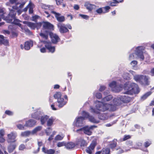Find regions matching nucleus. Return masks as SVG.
<instances>
[{"label": "nucleus", "instance_id": "nucleus-16", "mask_svg": "<svg viewBox=\"0 0 154 154\" xmlns=\"http://www.w3.org/2000/svg\"><path fill=\"white\" fill-rule=\"evenodd\" d=\"M96 146L95 143H91L89 146L86 149V152L89 154H91Z\"/></svg>", "mask_w": 154, "mask_h": 154}, {"label": "nucleus", "instance_id": "nucleus-7", "mask_svg": "<svg viewBox=\"0 0 154 154\" xmlns=\"http://www.w3.org/2000/svg\"><path fill=\"white\" fill-rule=\"evenodd\" d=\"M49 34L51 36V41L53 43H56L60 40V38L57 35L53 33H50V32L47 31H45V33L41 32L40 35L43 38L47 39Z\"/></svg>", "mask_w": 154, "mask_h": 154}, {"label": "nucleus", "instance_id": "nucleus-21", "mask_svg": "<svg viewBox=\"0 0 154 154\" xmlns=\"http://www.w3.org/2000/svg\"><path fill=\"white\" fill-rule=\"evenodd\" d=\"M49 118V116L47 115L42 116V114H41V116L40 119L41 124L42 125H44L46 122H47L48 119Z\"/></svg>", "mask_w": 154, "mask_h": 154}, {"label": "nucleus", "instance_id": "nucleus-32", "mask_svg": "<svg viewBox=\"0 0 154 154\" xmlns=\"http://www.w3.org/2000/svg\"><path fill=\"white\" fill-rule=\"evenodd\" d=\"M79 144L80 145V146L82 148L87 146V143L83 139H81L79 141Z\"/></svg>", "mask_w": 154, "mask_h": 154}, {"label": "nucleus", "instance_id": "nucleus-23", "mask_svg": "<svg viewBox=\"0 0 154 154\" xmlns=\"http://www.w3.org/2000/svg\"><path fill=\"white\" fill-rule=\"evenodd\" d=\"M110 150L109 148H103L101 151L97 152L95 154H110Z\"/></svg>", "mask_w": 154, "mask_h": 154}, {"label": "nucleus", "instance_id": "nucleus-1", "mask_svg": "<svg viewBox=\"0 0 154 154\" xmlns=\"http://www.w3.org/2000/svg\"><path fill=\"white\" fill-rule=\"evenodd\" d=\"M112 91L119 92L122 90L123 88L125 91L124 94H137L140 91L138 85L135 83L131 82L128 81L125 84L123 87L122 85L119 84L115 81H113L109 85Z\"/></svg>", "mask_w": 154, "mask_h": 154}, {"label": "nucleus", "instance_id": "nucleus-22", "mask_svg": "<svg viewBox=\"0 0 154 154\" xmlns=\"http://www.w3.org/2000/svg\"><path fill=\"white\" fill-rule=\"evenodd\" d=\"M41 112L40 111H37L31 115L32 117L37 120H39L41 116Z\"/></svg>", "mask_w": 154, "mask_h": 154}, {"label": "nucleus", "instance_id": "nucleus-17", "mask_svg": "<svg viewBox=\"0 0 154 154\" xmlns=\"http://www.w3.org/2000/svg\"><path fill=\"white\" fill-rule=\"evenodd\" d=\"M36 123L35 120L33 119H30L26 122L25 126L28 127H31L34 126Z\"/></svg>", "mask_w": 154, "mask_h": 154}, {"label": "nucleus", "instance_id": "nucleus-62", "mask_svg": "<svg viewBox=\"0 0 154 154\" xmlns=\"http://www.w3.org/2000/svg\"><path fill=\"white\" fill-rule=\"evenodd\" d=\"M26 3V2L24 1L19 6H18V8H21L23 7V5H25V3Z\"/></svg>", "mask_w": 154, "mask_h": 154}, {"label": "nucleus", "instance_id": "nucleus-58", "mask_svg": "<svg viewBox=\"0 0 154 154\" xmlns=\"http://www.w3.org/2000/svg\"><path fill=\"white\" fill-rule=\"evenodd\" d=\"M17 126L19 129L21 130H23L24 129V126H25L24 125V126H23L21 124H18L17 125Z\"/></svg>", "mask_w": 154, "mask_h": 154}, {"label": "nucleus", "instance_id": "nucleus-40", "mask_svg": "<svg viewBox=\"0 0 154 154\" xmlns=\"http://www.w3.org/2000/svg\"><path fill=\"white\" fill-rule=\"evenodd\" d=\"M116 140H114L113 141L111 142L109 145V147L112 149H113L116 146Z\"/></svg>", "mask_w": 154, "mask_h": 154}, {"label": "nucleus", "instance_id": "nucleus-35", "mask_svg": "<svg viewBox=\"0 0 154 154\" xmlns=\"http://www.w3.org/2000/svg\"><path fill=\"white\" fill-rule=\"evenodd\" d=\"M42 129V127L41 126H38L36 127L32 131H31L32 134H35L37 132L40 131Z\"/></svg>", "mask_w": 154, "mask_h": 154}, {"label": "nucleus", "instance_id": "nucleus-47", "mask_svg": "<svg viewBox=\"0 0 154 154\" xmlns=\"http://www.w3.org/2000/svg\"><path fill=\"white\" fill-rule=\"evenodd\" d=\"M66 142L64 141L59 142L57 143V146L58 147H61L63 146H65Z\"/></svg>", "mask_w": 154, "mask_h": 154}, {"label": "nucleus", "instance_id": "nucleus-57", "mask_svg": "<svg viewBox=\"0 0 154 154\" xmlns=\"http://www.w3.org/2000/svg\"><path fill=\"white\" fill-rule=\"evenodd\" d=\"M5 131L3 129H1L0 130V136L3 137L5 135Z\"/></svg>", "mask_w": 154, "mask_h": 154}, {"label": "nucleus", "instance_id": "nucleus-4", "mask_svg": "<svg viewBox=\"0 0 154 154\" xmlns=\"http://www.w3.org/2000/svg\"><path fill=\"white\" fill-rule=\"evenodd\" d=\"M145 48L143 46H140L136 47L133 48L131 50L132 54L129 55V59L130 60H132L135 58L134 55L135 54L136 56V57L139 58L141 60H143L144 58L143 55V51L144 50Z\"/></svg>", "mask_w": 154, "mask_h": 154}, {"label": "nucleus", "instance_id": "nucleus-45", "mask_svg": "<svg viewBox=\"0 0 154 154\" xmlns=\"http://www.w3.org/2000/svg\"><path fill=\"white\" fill-rule=\"evenodd\" d=\"M131 138V136L130 135H125L123 138L120 139L121 141H124L130 139Z\"/></svg>", "mask_w": 154, "mask_h": 154}, {"label": "nucleus", "instance_id": "nucleus-12", "mask_svg": "<svg viewBox=\"0 0 154 154\" xmlns=\"http://www.w3.org/2000/svg\"><path fill=\"white\" fill-rule=\"evenodd\" d=\"M97 101H96L95 103V105H96V102ZM95 108H94L92 106L90 107V110L91 112L95 114H98V118L100 119L101 120H104L106 119L107 118V116L106 114H105V113L100 114V112H102V111H99V112L97 113H95L94 112H92V110H92L91 109V108H92L93 109H95L96 110H97V109L96 107V105H95Z\"/></svg>", "mask_w": 154, "mask_h": 154}, {"label": "nucleus", "instance_id": "nucleus-41", "mask_svg": "<svg viewBox=\"0 0 154 154\" xmlns=\"http://www.w3.org/2000/svg\"><path fill=\"white\" fill-rule=\"evenodd\" d=\"M94 95L97 98H98V99H100L102 97L101 94L100 93L97 91L94 92Z\"/></svg>", "mask_w": 154, "mask_h": 154}, {"label": "nucleus", "instance_id": "nucleus-56", "mask_svg": "<svg viewBox=\"0 0 154 154\" xmlns=\"http://www.w3.org/2000/svg\"><path fill=\"white\" fill-rule=\"evenodd\" d=\"M26 147L25 145L23 144H22L19 146V149L20 150H23Z\"/></svg>", "mask_w": 154, "mask_h": 154}, {"label": "nucleus", "instance_id": "nucleus-29", "mask_svg": "<svg viewBox=\"0 0 154 154\" xmlns=\"http://www.w3.org/2000/svg\"><path fill=\"white\" fill-rule=\"evenodd\" d=\"M43 27L46 29H51L53 28V25L48 22H44Z\"/></svg>", "mask_w": 154, "mask_h": 154}, {"label": "nucleus", "instance_id": "nucleus-59", "mask_svg": "<svg viewBox=\"0 0 154 154\" xmlns=\"http://www.w3.org/2000/svg\"><path fill=\"white\" fill-rule=\"evenodd\" d=\"M15 26V25L13 23L9 25L8 26V28L9 29H14V28Z\"/></svg>", "mask_w": 154, "mask_h": 154}, {"label": "nucleus", "instance_id": "nucleus-10", "mask_svg": "<svg viewBox=\"0 0 154 154\" xmlns=\"http://www.w3.org/2000/svg\"><path fill=\"white\" fill-rule=\"evenodd\" d=\"M42 43H43L45 45L46 48L49 50L50 52L53 53L55 51V47L51 46V43L50 41H42L38 45V48H40L42 47L41 44Z\"/></svg>", "mask_w": 154, "mask_h": 154}, {"label": "nucleus", "instance_id": "nucleus-42", "mask_svg": "<svg viewBox=\"0 0 154 154\" xmlns=\"http://www.w3.org/2000/svg\"><path fill=\"white\" fill-rule=\"evenodd\" d=\"M64 135L63 134L61 135H57L55 138V140H61L64 137Z\"/></svg>", "mask_w": 154, "mask_h": 154}, {"label": "nucleus", "instance_id": "nucleus-14", "mask_svg": "<svg viewBox=\"0 0 154 154\" xmlns=\"http://www.w3.org/2000/svg\"><path fill=\"white\" fill-rule=\"evenodd\" d=\"M23 23L24 24L27 25L29 27H30L31 29H35V28H38V25L41 26V24H39L38 23H33L28 22V21H24Z\"/></svg>", "mask_w": 154, "mask_h": 154}, {"label": "nucleus", "instance_id": "nucleus-46", "mask_svg": "<svg viewBox=\"0 0 154 154\" xmlns=\"http://www.w3.org/2000/svg\"><path fill=\"white\" fill-rule=\"evenodd\" d=\"M103 13H105L108 12L109 9H110V7L109 6H106L103 8Z\"/></svg>", "mask_w": 154, "mask_h": 154}, {"label": "nucleus", "instance_id": "nucleus-36", "mask_svg": "<svg viewBox=\"0 0 154 154\" xmlns=\"http://www.w3.org/2000/svg\"><path fill=\"white\" fill-rule=\"evenodd\" d=\"M28 6L29 7V14H32L33 12V8H34L33 4L31 2H30L28 5Z\"/></svg>", "mask_w": 154, "mask_h": 154}, {"label": "nucleus", "instance_id": "nucleus-48", "mask_svg": "<svg viewBox=\"0 0 154 154\" xmlns=\"http://www.w3.org/2000/svg\"><path fill=\"white\" fill-rule=\"evenodd\" d=\"M126 144L128 146L130 147V148L134 147L132 146L133 142L131 140H129L126 143Z\"/></svg>", "mask_w": 154, "mask_h": 154}, {"label": "nucleus", "instance_id": "nucleus-33", "mask_svg": "<svg viewBox=\"0 0 154 154\" xmlns=\"http://www.w3.org/2000/svg\"><path fill=\"white\" fill-rule=\"evenodd\" d=\"M15 147L16 145H15L10 144L8 147V152L9 153H11L14 151Z\"/></svg>", "mask_w": 154, "mask_h": 154}, {"label": "nucleus", "instance_id": "nucleus-24", "mask_svg": "<svg viewBox=\"0 0 154 154\" xmlns=\"http://www.w3.org/2000/svg\"><path fill=\"white\" fill-rule=\"evenodd\" d=\"M42 151L45 153L47 154H54L55 152V150L53 149H46L45 147L42 148Z\"/></svg>", "mask_w": 154, "mask_h": 154}, {"label": "nucleus", "instance_id": "nucleus-9", "mask_svg": "<svg viewBox=\"0 0 154 154\" xmlns=\"http://www.w3.org/2000/svg\"><path fill=\"white\" fill-rule=\"evenodd\" d=\"M97 126L95 125L86 126L77 130L76 132H79V131H82L85 134L90 136L92 134L94 129Z\"/></svg>", "mask_w": 154, "mask_h": 154}, {"label": "nucleus", "instance_id": "nucleus-61", "mask_svg": "<svg viewBox=\"0 0 154 154\" xmlns=\"http://www.w3.org/2000/svg\"><path fill=\"white\" fill-rule=\"evenodd\" d=\"M5 139L1 136H0V143H3L5 142Z\"/></svg>", "mask_w": 154, "mask_h": 154}, {"label": "nucleus", "instance_id": "nucleus-39", "mask_svg": "<svg viewBox=\"0 0 154 154\" xmlns=\"http://www.w3.org/2000/svg\"><path fill=\"white\" fill-rule=\"evenodd\" d=\"M137 63V61L136 60H133L130 63L131 65L133 68V69L135 70L137 69V68L135 67Z\"/></svg>", "mask_w": 154, "mask_h": 154}, {"label": "nucleus", "instance_id": "nucleus-28", "mask_svg": "<svg viewBox=\"0 0 154 154\" xmlns=\"http://www.w3.org/2000/svg\"><path fill=\"white\" fill-rule=\"evenodd\" d=\"M123 0L118 1L116 0H112V1H110L108 2V4L111 6H116V4L119 2H123Z\"/></svg>", "mask_w": 154, "mask_h": 154}, {"label": "nucleus", "instance_id": "nucleus-55", "mask_svg": "<svg viewBox=\"0 0 154 154\" xmlns=\"http://www.w3.org/2000/svg\"><path fill=\"white\" fill-rule=\"evenodd\" d=\"M136 145L137 146H134V147H132L133 148H134L135 149H138L142 145V143L140 142H138L137 143H136Z\"/></svg>", "mask_w": 154, "mask_h": 154}, {"label": "nucleus", "instance_id": "nucleus-30", "mask_svg": "<svg viewBox=\"0 0 154 154\" xmlns=\"http://www.w3.org/2000/svg\"><path fill=\"white\" fill-rule=\"evenodd\" d=\"M75 145V144L72 142H69L67 143L66 142L65 147L67 149H70L73 148Z\"/></svg>", "mask_w": 154, "mask_h": 154}, {"label": "nucleus", "instance_id": "nucleus-6", "mask_svg": "<svg viewBox=\"0 0 154 154\" xmlns=\"http://www.w3.org/2000/svg\"><path fill=\"white\" fill-rule=\"evenodd\" d=\"M54 97L57 99V106L60 108H62L65 105L67 102L68 100L67 96L65 95L64 97H62L61 93L60 92H57L54 94Z\"/></svg>", "mask_w": 154, "mask_h": 154}, {"label": "nucleus", "instance_id": "nucleus-15", "mask_svg": "<svg viewBox=\"0 0 154 154\" xmlns=\"http://www.w3.org/2000/svg\"><path fill=\"white\" fill-rule=\"evenodd\" d=\"M51 13L54 14L57 21L60 22H63L65 20V18L63 16H61V14L56 12L52 11Z\"/></svg>", "mask_w": 154, "mask_h": 154}, {"label": "nucleus", "instance_id": "nucleus-2", "mask_svg": "<svg viewBox=\"0 0 154 154\" xmlns=\"http://www.w3.org/2000/svg\"><path fill=\"white\" fill-rule=\"evenodd\" d=\"M120 96H119L115 98L113 100V104H103V103L99 101H97L96 102V106L97 110L91 108L92 112L97 113L99 112V111L105 112L107 110L114 111L116 109V106L120 105L122 102L120 101L121 98H120Z\"/></svg>", "mask_w": 154, "mask_h": 154}, {"label": "nucleus", "instance_id": "nucleus-19", "mask_svg": "<svg viewBox=\"0 0 154 154\" xmlns=\"http://www.w3.org/2000/svg\"><path fill=\"white\" fill-rule=\"evenodd\" d=\"M33 42L32 41H28L26 42L25 43L24 48L26 50H29L31 47L33 46Z\"/></svg>", "mask_w": 154, "mask_h": 154}, {"label": "nucleus", "instance_id": "nucleus-53", "mask_svg": "<svg viewBox=\"0 0 154 154\" xmlns=\"http://www.w3.org/2000/svg\"><path fill=\"white\" fill-rule=\"evenodd\" d=\"M96 12L99 14H100L102 13H103V8H100L97 9L96 11Z\"/></svg>", "mask_w": 154, "mask_h": 154}, {"label": "nucleus", "instance_id": "nucleus-31", "mask_svg": "<svg viewBox=\"0 0 154 154\" xmlns=\"http://www.w3.org/2000/svg\"><path fill=\"white\" fill-rule=\"evenodd\" d=\"M85 5L86 8L89 11L92 10L95 6L94 5H92L88 2H86Z\"/></svg>", "mask_w": 154, "mask_h": 154}, {"label": "nucleus", "instance_id": "nucleus-50", "mask_svg": "<svg viewBox=\"0 0 154 154\" xmlns=\"http://www.w3.org/2000/svg\"><path fill=\"white\" fill-rule=\"evenodd\" d=\"M52 130V129L51 128L48 127L47 128L46 130V132L47 135H49L51 133V131Z\"/></svg>", "mask_w": 154, "mask_h": 154}, {"label": "nucleus", "instance_id": "nucleus-18", "mask_svg": "<svg viewBox=\"0 0 154 154\" xmlns=\"http://www.w3.org/2000/svg\"><path fill=\"white\" fill-rule=\"evenodd\" d=\"M120 98H121V100L120 101L123 103H128L129 102L131 99V98L130 97L127 96H120Z\"/></svg>", "mask_w": 154, "mask_h": 154}, {"label": "nucleus", "instance_id": "nucleus-27", "mask_svg": "<svg viewBox=\"0 0 154 154\" xmlns=\"http://www.w3.org/2000/svg\"><path fill=\"white\" fill-rule=\"evenodd\" d=\"M6 12L4 8H0V16L2 19H3L5 20V18L7 17L6 16Z\"/></svg>", "mask_w": 154, "mask_h": 154}, {"label": "nucleus", "instance_id": "nucleus-52", "mask_svg": "<svg viewBox=\"0 0 154 154\" xmlns=\"http://www.w3.org/2000/svg\"><path fill=\"white\" fill-rule=\"evenodd\" d=\"M151 144V142L149 140L146 141L144 143L145 146L146 148L149 146Z\"/></svg>", "mask_w": 154, "mask_h": 154}, {"label": "nucleus", "instance_id": "nucleus-60", "mask_svg": "<svg viewBox=\"0 0 154 154\" xmlns=\"http://www.w3.org/2000/svg\"><path fill=\"white\" fill-rule=\"evenodd\" d=\"M106 87L104 86H100V87L99 89V90L100 91H102L105 90Z\"/></svg>", "mask_w": 154, "mask_h": 154}, {"label": "nucleus", "instance_id": "nucleus-13", "mask_svg": "<svg viewBox=\"0 0 154 154\" xmlns=\"http://www.w3.org/2000/svg\"><path fill=\"white\" fill-rule=\"evenodd\" d=\"M57 26L59 29V31L61 33H64L69 31V30L66 27L64 24L59 23L57 24Z\"/></svg>", "mask_w": 154, "mask_h": 154}, {"label": "nucleus", "instance_id": "nucleus-25", "mask_svg": "<svg viewBox=\"0 0 154 154\" xmlns=\"http://www.w3.org/2000/svg\"><path fill=\"white\" fill-rule=\"evenodd\" d=\"M8 40L5 39L4 37L2 35H0V45L3 44L7 45L8 44Z\"/></svg>", "mask_w": 154, "mask_h": 154}, {"label": "nucleus", "instance_id": "nucleus-43", "mask_svg": "<svg viewBox=\"0 0 154 154\" xmlns=\"http://www.w3.org/2000/svg\"><path fill=\"white\" fill-rule=\"evenodd\" d=\"M151 94V92H149L145 94L141 97V99L144 100Z\"/></svg>", "mask_w": 154, "mask_h": 154}, {"label": "nucleus", "instance_id": "nucleus-49", "mask_svg": "<svg viewBox=\"0 0 154 154\" xmlns=\"http://www.w3.org/2000/svg\"><path fill=\"white\" fill-rule=\"evenodd\" d=\"M38 147L37 150V151H34V153H37L39 152V151L40 147L42 145V142L38 141Z\"/></svg>", "mask_w": 154, "mask_h": 154}, {"label": "nucleus", "instance_id": "nucleus-5", "mask_svg": "<svg viewBox=\"0 0 154 154\" xmlns=\"http://www.w3.org/2000/svg\"><path fill=\"white\" fill-rule=\"evenodd\" d=\"M10 12L7 17L5 18V20L7 23L17 25L21 27L22 26V25L19 23L20 21L19 20L16 19L15 17L16 11L13 9L10 10Z\"/></svg>", "mask_w": 154, "mask_h": 154}, {"label": "nucleus", "instance_id": "nucleus-54", "mask_svg": "<svg viewBox=\"0 0 154 154\" xmlns=\"http://www.w3.org/2000/svg\"><path fill=\"white\" fill-rule=\"evenodd\" d=\"M79 16L81 17L82 18L85 19L86 20H88L89 17L87 15L82 14H79Z\"/></svg>", "mask_w": 154, "mask_h": 154}, {"label": "nucleus", "instance_id": "nucleus-34", "mask_svg": "<svg viewBox=\"0 0 154 154\" xmlns=\"http://www.w3.org/2000/svg\"><path fill=\"white\" fill-rule=\"evenodd\" d=\"M17 0H10V2L11 4H15L16 6H13V9L17 10L18 8L17 5L20 3L17 2Z\"/></svg>", "mask_w": 154, "mask_h": 154}, {"label": "nucleus", "instance_id": "nucleus-3", "mask_svg": "<svg viewBox=\"0 0 154 154\" xmlns=\"http://www.w3.org/2000/svg\"><path fill=\"white\" fill-rule=\"evenodd\" d=\"M82 116L83 117L79 116L76 118L74 122V125L76 127H82L84 123L85 118H88L89 121L94 123H98L99 121L96 119L94 117L90 116L88 113L85 111L82 112Z\"/></svg>", "mask_w": 154, "mask_h": 154}, {"label": "nucleus", "instance_id": "nucleus-11", "mask_svg": "<svg viewBox=\"0 0 154 154\" xmlns=\"http://www.w3.org/2000/svg\"><path fill=\"white\" fill-rule=\"evenodd\" d=\"M17 136V134L15 132L12 131L7 134V141L8 143L15 142L16 141L15 138Z\"/></svg>", "mask_w": 154, "mask_h": 154}, {"label": "nucleus", "instance_id": "nucleus-44", "mask_svg": "<svg viewBox=\"0 0 154 154\" xmlns=\"http://www.w3.org/2000/svg\"><path fill=\"white\" fill-rule=\"evenodd\" d=\"M123 77L124 79L126 80H129L130 79V76L128 73H125L123 75Z\"/></svg>", "mask_w": 154, "mask_h": 154}, {"label": "nucleus", "instance_id": "nucleus-64", "mask_svg": "<svg viewBox=\"0 0 154 154\" xmlns=\"http://www.w3.org/2000/svg\"><path fill=\"white\" fill-rule=\"evenodd\" d=\"M65 26H66V27L67 29L68 28L70 29H71L72 28L71 25L69 24H67L66 25H65Z\"/></svg>", "mask_w": 154, "mask_h": 154}, {"label": "nucleus", "instance_id": "nucleus-63", "mask_svg": "<svg viewBox=\"0 0 154 154\" xmlns=\"http://www.w3.org/2000/svg\"><path fill=\"white\" fill-rule=\"evenodd\" d=\"M79 6L77 5H75L73 6L74 8L76 10H78L79 9Z\"/></svg>", "mask_w": 154, "mask_h": 154}, {"label": "nucleus", "instance_id": "nucleus-20", "mask_svg": "<svg viewBox=\"0 0 154 154\" xmlns=\"http://www.w3.org/2000/svg\"><path fill=\"white\" fill-rule=\"evenodd\" d=\"M55 120V118L53 117L48 118L47 122V125L48 127H51L54 125V123Z\"/></svg>", "mask_w": 154, "mask_h": 154}, {"label": "nucleus", "instance_id": "nucleus-26", "mask_svg": "<svg viewBox=\"0 0 154 154\" xmlns=\"http://www.w3.org/2000/svg\"><path fill=\"white\" fill-rule=\"evenodd\" d=\"M113 97L111 95H109L108 96L105 97L103 98L102 100V102H101L103 104H108L107 103H105L106 101H109L112 99ZM101 102V101H100Z\"/></svg>", "mask_w": 154, "mask_h": 154}, {"label": "nucleus", "instance_id": "nucleus-51", "mask_svg": "<svg viewBox=\"0 0 154 154\" xmlns=\"http://www.w3.org/2000/svg\"><path fill=\"white\" fill-rule=\"evenodd\" d=\"M5 113L7 115H8L10 116H12L14 114L13 112L8 110H7L5 111Z\"/></svg>", "mask_w": 154, "mask_h": 154}, {"label": "nucleus", "instance_id": "nucleus-38", "mask_svg": "<svg viewBox=\"0 0 154 154\" xmlns=\"http://www.w3.org/2000/svg\"><path fill=\"white\" fill-rule=\"evenodd\" d=\"M30 134H32L31 131H26L22 132L21 133V135L23 137L29 136Z\"/></svg>", "mask_w": 154, "mask_h": 154}, {"label": "nucleus", "instance_id": "nucleus-8", "mask_svg": "<svg viewBox=\"0 0 154 154\" xmlns=\"http://www.w3.org/2000/svg\"><path fill=\"white\" fill-rule=\"evenodd\" d=\"M134 80L141 85H149V78L146 76L143 75H136L134 76Z\"/></svg>", "mask_w": 154, "mask_h": 154}, {"label": "nucleus", "instance_id": "nucleus-37", "mask_svg": "<svg viewBox=\"0 0 154 154\" xmlns=\"http://www.w3.org/2000/svg\"><path fill=\"white\" fill-rule=\"evenodd\" d=\"M21 28L22 29V31L23 32H25L26 34H31V33L29 30L25 26L23 27L21 26Z\"/></svg>", "mask_w": 154, "mask_h": 154}]
</instances>
